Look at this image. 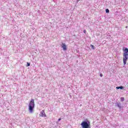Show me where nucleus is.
<instances>
[{"label": "nucleus", "instance_id": "nucleus-12", "mask_svg": "<svg viewBox=\"0 0 128 128\" xmlns=\"http://www.w3.org/2000/svg\"><path fill=\"white\" fill-rule=\"evenodd\" d=\"M84 34H86V30H84Z\"/></svg>", "mask_w": 128, "mask_h": 128}, {"label": "nucleus", "instance_id": "nucleus-4", "mask_svg": "<svg viewBox=\"0 0 128 128\" xmlns=\"http://www.w3.org/2000/svg\"><path fill=\"white\" fill-rule=\"evenodd\" d=\"M40 114H41V116H42V118H46V112H44V110H42L41 112H40Z\"/></svg>", "mask_w": 128, "mask_h": 128}, {"label": "nucleus", "instance_id": "nucleus-1", "mask_svg": "<svg viewBox=\"0 0 128 128\" xmlns=\"http://www.w3.org/2000/svg\"><path fill=\"white\" fill-rule=\"evenodd\" d=\"M124 52L123 53V62L124 66L126 64V62H128V48H126L124 50Z\"/></svg>", "mask_w": 128, "mask_h": 128}, {"label": "nucleus", "instance_id": "nucleus-5", "mask_svg": "<svg viewBox=\"0 0 128 128\" xmlns=\"http://www.w3.org/2000/svg\"><path fill=\"white\" fill-rule=\"evenodd\" d=\"M62 48H63V50H66V44L62 43Z\"/></svg>", "mask_w": 128, "mask_h": 128}, {"label": "nucleus", "instance_id": "nucleus-9", "mask_svg": "<svg viewBox=\"0 0 128 128\" xmlns=\"http://www.w3.org/2000/svg\"><path fill=\"white\" fill-rule=\"evenodd\" d=\"M118 106L119 108H122V107H120V104H118Z\"/></svg>", "mask_w": 128, "mask_h": 128}, {"label": "nucleus", "instance_id": "nucleus-6", "mask_svg": "<svg viewBox=\"0 0 128 128\" xmlns=\"http://www.w3.org/2000/svg\"><path fill=\"white\" fill-rule=\"evenodd\" d=\"M116 88L117 90H120H120H122V88H124V86H117V87H116Z\"/></svg>", "mask_w": 128, "mask_h": 128}, {"label": "nucleus", "instance_id": "nucleus-10", "mask_svg": "<svg viewBox=\"0 0 128 128\" xmlns=\"http://www.w3.org/2000/svg\"><path fill=\"white\" fill-rule=\"evenodd\" d=\"M106 12L108 14V12H110V10L108 9H106Z\"/></svg>", "mask_w": 128, "mask_h": 128}, {"label": "nucleus", "instance_id": "nucleus-7", "mask_svg": "<svg viewBox=\"0 0 128 128\" xmlns=\"http://www.w3.org/2000/svg\"><path fill=\"white\" fill-rule=\"evenodd\" d=\"M120 100L121 102H124V98H120Z\"/></svg>", "mask_w": 128, "mask_h": 128}, {"label": "nucleus", "instance_id": "nucleus-8", "mask_svg": "<svg viewBox=\"0 0 128 128\" xmlns=\"http://www.w3.org/2000/svg\"><path fill=\"white\" fill-rule=\"evenodd\" d=\"M90 46L92 47V50H94V45L90 44Z\"/></svg>", "mask_w": 128, "mask_h": 128}, {"label": "nucleus", "instance_id": "nucleus-2", "mask_svg": "<svg viewBox=\"0 0 128 128\" xmlns=\"http://www.w3.org/2000/svg\"><path fill=\"white\" fill-rule=\"evenodd\" d=\"M34 100L31 99L28 105L30 112L32 114L34 112Z\"/></svg>", "mask_w": 128, "mask_h": 128}, {"label": "nucleus", "instance_id": "nucleus-11", "mask_svg": "<svg viewBox=\"0 0 128 128\" xmlns=\"http://www.w3.org/2000/svg\"><path fill=\"white\" fill-rule=\"evenodd\" d=\"M30 66V63L27 62V66Z\"/></svg>", "mask_w": 128, "mask_h": 128}, {"label": "nucleus", "instance_id": "nucleus-13", "mask_svg": "<svg viewBox=\"0 0 128 128\" xmlns=\"http://www.w3.org/2000/svg\"><path fill=\"white\" fill-rule=\"evenodd\" d=\"M62 120V118H59L58 120V122H60V120Z\"/></svg>", "mask_w": 128, "mask_h": 128}, {"label": "nucleus", "instance_id": "nucleus-3", "mask_svg": "<svg viewBox=\"0 0 128 128\" xmlns=\"http://www.w3.org/2000/svg\"><path fill=\"white\" fill-rule=\"evenodd\" d=\"M82 128H90V122L84 121L81 123Z\"/></svg>", "mask_w": 128, "mask_h": 128}, {"label": "nucleus", "instance_id": "nucleus-14", "mask_svg": "<svg viewBox=\"0 0 128 128\" xmlns=\"http://www.w3.org/2000/svg\"><path fill=\"white\" fill-rule=\"evenodd\" d=\"M100 76L102 78V74H100Z\"/></svg>", "mask_w": 128, "mask_h": 128}]
</instances>
